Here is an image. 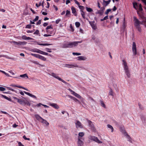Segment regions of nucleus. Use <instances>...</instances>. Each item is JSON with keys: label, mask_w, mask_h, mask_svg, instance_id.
<instances>
[{"label": "nucleus", "mask_w": 146, "mask_h": 146, "mask_svg": "<svg viewBox=\"0 0 146 146\" xmlns=\"http://www.w3.org/2000/svg\"><path fill=\"white\" fill-rule=\"evenodd\" d=\"M52 29V27L51 26H48L46 28V29L47 30V32L48 33L49 32V31L48 30V29Z\"/></svg>", "instance_id": "43"}, {"label": "nucleus", "mask_w": 146, "mask_h": 146, "mask_svg": "<svg viewBox=\"0 0 146 146\" xmlns=\"http://www.w3.org/2000/svg\"><path fill=\"white\" fill-rule=\"evenodd\" d=\"M78 60H84L87 59V58L86 57L82 56H78Z\"/></svg>", "instance_id": "14"}, {"label": "nucleus", "mask_w": 146, "mask_h": 146, "mask_svg": "<svg viewBox=\"0 0 146 146\" xmlns=\"http://www.w3.org/2000/svg\"><path fill=\"white\" fill-rule=\"evenodd\" d=\"M76 127L77 129L78 128L82 129L83 128V125L81 122L78 120H76L75 123Z\"/></svg>", "instance_id": "6"}, {"label": "nucleus", "mask_w": 146, "mask_h": 146, "mask_svg": "<svg viewBox=\"0 0 146 146\" xmlns=\"http://www.w3.org/2000/svg\"><path fill=\"white\" fill-rule=\"evenodd\" d=\"M40 121L43 123H45L46 125H49V123L47 122V121L46 120L43 119V118L42 119V120H41Z\"/></svg>", "instance_id": "22"}, {"label": "nucleus", "mask_w": 146, "mask_h": 146, "mask_svg": "<svg viewBox=\"0 0 146 146\" xmlns=\"http://www.w3.org/2000/svg\"><path fill=\"white\" fill-rule=\"evenodd\" d=\"M24 93H25L26 94L28 95V96H30L32 97L33 98H34L35 99H36V97L35 96V95H33L30 93L29 92H28L25 91H24Z\"/></svg>", "instance_id": "13"}, {"label": "nucleus", "mask_w": 146, "mask_h": 146, "mask_svg": "<svg viewBox=\"0 0 146 146\" xmlns=\"http://www.w3.org/2000/svg\"><path fill=\"white\" fill-rule=\"evenodd\" d=\"M20 77H21V78H29V77L27 74H23L21 75L20 76Z\"/></svg>", "instance_id": "23"}, {"label": "nucleus", "mask_w": 146, "mask_h": 146, "mask_svg": "<svg viewBox=\"0 0 146 146\" xmlns=\"http://www.w3.org/2000/svg\"><path fill=\"white\" fill-rule=\"evenodd\" d=\"M24 105H27L29 106H30L31 105L30 103V102L27 100H25L24 102Z\"/></svg>", "instance_id": "31"}, {"label": "nucleus", "mask_w": 146, "mask_h": 146, "mask_svg": "<svg viewBox=\"0 0 146 146\" xmlns=\"http://www.w3.org/2000/svg\"><path fill=\"white\" fill-rule=\"evenodd\" d=\"M78 7L80 10H83L84 9V7L82 6L78 5Z\"/></svg>", "instance_id": "44"}, {"label": "nucleus", "mask_w": 146, "mask_h": 146, "mask_svg": "<svg viewBox=\"0 0 146 146\" xmlns=\"http://www.w3.org/2000/svg\"><path fill=\"white\" fill-rule=\"evenodd\" d=\"M111 11L110 9H108L105 12V14L108 15L109 13Z\"/></svg>", "instance_id": "46"}, {"label": "nucleus", "mask_w": 146, "mask_h": 146, "mask_svg": "<svg viewBox=\"0 0 146 146\" xmlns=\"http://www.w3.org/2000/svg\"><path fill=\"white\" fill-rule=\"evenodd\" d=\"M60 21V19H58L56 20V24H58Z\"/></svg>", "instance_id": "64"}, {"label": "nucleus", "mask_w": 146, "mask_h": 146, "mask_svg": "<svg viewBox=\"0 0 146 146\" xmlns=\"http://www.w3.org/2000/svg\"><path fill=\"white\" fill-rule=\"evenodd\" d=\"M53 7H54V8L55 9V10L57 11L58 10V8L55 5H54L53 6Z\"/></svg>", "instance_id": "62"}, {"label": "nucleus", "mask_w": 146, "mask_h": 146, "mask_svg": "<svg viewBox=\"0 0 146 146\" xmlns=\"http://www.w3.org/2000/svg\"><path fill=\"white\" fill-rule=\"evenodd\" d=\"M107 127L108 128H110L111 129V132H113V130H114V129H113V127L111 125L109 124H108L107 125Z\"/></svg>", "instance_id": "28"}, {"label": "nucleus", "mask_w": 146, "mask_h": 146, "mask_svg": "<svg viewBox=\"0 0 146 146\" xmlns=\"http://www.w3.org/2000/svg\"><path fill=\"white\" fill-rule=\"evenodd\" d=\"M25 100H22L21 99H19L18 101V102L21 105H23Z\"/></svg>", "instance_id": "25"}, {"label": "nucleus", "mask_w": 146, "mask_h": 146, "mask_svg": "<svg viewBox=\"0 0 146 146\" xmlns=\"http://www.w3.org/2000/svg\"><path fill=\"white\" fill-rule=\"evenodd\" d=\"M9 72L12 75H14L15 73L12 71V70H10L9 71Z\"/></svg>", "instance_id": "59"}, {"label": "nucleus", "mask_w": 146, "mask_h": 146, "mask_svg": "<svg viewBox=\"0 0 146 146\" xmlns=\"http://www.w3.org/2000/svg\"><path fill=\"white\" fill-rule=\"evenodd\" d=\"M2 96L3 98H4L7 99V100L10 101L12 102H13L14 103H15V102H13V101H12V100H11V98H10L7 97V96H5L2 95Z\"/></svg>", "instance_id": "21"}, {"label": "nucleus", "mask_w": 146, "mask_h": 146, "mask_svg": "<svg viewBox=\"0 0 146 146\" xmlns=\"http://www.w3.org/2000/svg\"><path fill=\"white\" fill-rule=\"evenodd\" d=\"M134 21H135V25L136 28L138 29V31L139 32H141V29L140 25L142 24L140 21L136 17H134Z\"/></svg>", "instance_id": "3"}, {"label": "nucleus", "mask_w": 146, "mask_h": 146, "mask_svg": "<svg viewBox=\"0 0 146 146\" xmlns=\"http://www.w3.org/2000/svg\"><path fill=\"white\" fill-rule=\"evenodd\" d=\"M72 54L74 55L78 56V55H80L81 54L80 53L73 52L72 53Z\"/></svg>", "instance_id": "42"}, {"label": "nucleus", "mask_w": 146, "mask_h": 146, "mask_svg": "<svg viewBox=\"0 0 146 146\" xmlns=\"http://www.w3.org/2000/svg\"><path fill=\"white\" fill-rule=\"evenodd\" d=\"M75 3L77 4V5H80V4L79 2H78L76 0H74Z\"/></svg>", "instance_id": "60"}, {"label": "nucleus", "mask_w": 146, "mask_h": 146, "mask_svg": "<svg viewBox=\"0 0 146 146\" xmlns=\"http://www.w3.org/2000/svg\"><path fill=\"white\" fill-rule=\"evenodd\" d=\"M49 105L50 106H51L56 109H58L59 108L58 106L56 104L51 103Z\"/></svg>", "instance_id": "11"}, {"label": "nucleus", "mask_w": 146, "mask_h": 146, "mask_svg": "<svg viewBox=\"0 0 146 146\" xmlns=\"http://www.w3.org/2000/svg\"><path fill=\"white\" fill-rule=\"evenodd\" d=\"M75 25L77 27H78L80 25V23L79 22H76L75 23Z\"/></svg>", "instance_id": "40"}, {"label": "nucleus", "mask_w": 146, "mask_h": 146, "mask_svg": "<svg viewBox=\"0 0 146 146\" xmlns=\"http://www.w3.org/2000/svg\"><path fill=\"white\" fill-rule=\"evenodd\" d=\"M122 62H123V65L124 66L125 73L128 78H130V77L131 74L127 65V63L126 61L124 60H122Z\"/></svg>", "instance_id": "2"}, {"label": "nucleus", "mask_w": 146, "mask_h": 146, "mask_svg": "<svg viewBox=\"0 0 146 146\" xmlns=\"http://www.w3.org/2000/svg\"><path fill=\"white\" fill-rule=\"evenodd\" d=\"M101 9L100 10H99L98 11L97 13L98 14H99L100 15H102L105 9V8L104 7H102L101 8Z\"/></svg>", "instance_id": "9"}, {"label": "nucleus", "mask_w": 146, "mask_h": 146, "mask_svg": "<svg viewBox=\"0 0 146 146\" xmlns=\"http://www.w3.org/2000/svg\"><path fill=\"white\" fill-rule=\"evenodd\" d=\"M45 50H46V51L48 52H52L51 50V49H50L46 48L45 49Z\"/></svg>", "instance_id": "49"}, {"label": "nucleus", "mask_w": 146, "mask_h": 146, "mask_svg": "<svg viewBox=\"0 0 146 146\" xmlns=\"http://www.w3.org/2000/svg\"><path fill=\"white\" fill-rule=\"evenodd\" d=\"M71 9L72 13H73L75 16H76L77 15L75 8L73 6H72L71 7Z\"/></svg>", "instance_id": "17"}, {"label": "nucleus", "mask_w": 146, "mask_h": 146, "mask_svg": "<svg viewBox=\"0 0 146 146\" xmlns=\"http://www.w3.org/2000/svg\"><path fill=\"white\" fill-rule=\"evenodd\" d=\"M5 90V89L4 87H0V91H4Z\"/></svg>", "instance_id": "47"}, {"label": "nucleus", "mask_w": 146, "mask_h": 146, "mask_svg": "<svg viewBox=\"0 0 146 146\" xmlns=\"http://www.w3.org/2000/svg\"><path fill=\"white\" fill-rule=\"evenodd\" d=\"M7 88L9 90H11V91H13V92H15V90H13V89L11 88L7 87Z\"/></svg>", "instance_id": "53"}, {"label": "nucleus", "mask_w": 146, "mask_h": 146, "mask_svg": "<svg viewBox=\"0 0 146 146\" xmlns=\"http://www.w3.org/2000/svg\"><path fill=\"white\" fill-rule=\"evenodd\" d=\"M38 58L42 60L43 61H45L46 60V58L45 57L40 55H39Z\"/></svg>", "instance_id": "27"}, {"label": "nucleus", "mask_w": 146, "mask_h": 146, "mask_svg": "<svg viewBox=\"0 0 146 146\" xmlns=\"http://www.w3.org/2000/svg\"><path fill=\"white\" fill-rule=\"evenodd\" d=\"M41 20H40L38 21L36 23V24L37 25H38L40 24H41Z\"/></svg>", "instance_id": "63"}, {"label": "nucleus", "mask_w": 146, "mask_h": 146, "mask_svg": "<svg viewBox=\"0 0 146 146\" xmlns=\"http://www.w3.org/2000/svg\"><path fill=\"white\" fill-rule=\"evenodd\" d=\"M71 98L73 100L76 102H80V101L77 99L75 97H72Z\"/></svg>", "instance_id": "39"}, {"label": "nucleus", "mask_w": 146, "mask_h": 146, "mask_svg": "<svg viewBox=\"0 0 146 146\" xmlns=\"http://www.w3.org/2000/svg\"><path fill=\"white\" fill-rule=\"evenodd\" d=\"M71 90V92H72V94H73L74 96H75L76 97L78 98H81V97L79 95L75 93L74 91L71 90Z\"/></svg>", "instance_id": "10"}, {"label": "nucleus", "mask_w": 146, "mask_h": 146, "mask_svg": "<svg viewBox=\"0 0 146 146\" xmlns=\"http://www.w3.org/2000/svg\"><path fill=\"white\" fill-rule=\"evenodd\" d=\"M11 43H13L14 44H17L19 45H25L27 43V42L25 41H18L16 42L15 41H13L11 42Z\"/></svg>", "instance_id": "5"}, {"label": "nucleus", "mask_w": 146, "mask_h": 146, "mask_svg": "<svg viewBox=\"0 0 146 146\" xmlns=\"http://www.w3.org/2000/svg\"><path fill=\"white\" fill-rule=\"evenodd\" d=\"M80 11L81 12V14L82 18L84 19H85L86 17L85 13L82 10H80Z\"/></svg>", "instance_id": "19"}, {"label": "nucleus", "mask_w": 146, "mask_h": 146, "mask_svg": "<svg viewBox=\"0 0 146 146\" xmlns=\"http://www.w3.org/2000/svg\"><path fill=\"white\" fill-rule=\"evenodd\" d=\"M90 23L93 29L94 30H96V29L97 27L96 25L94 24V22H90Z\"/></svg>", "instance_id": "16"}, {"label": "nucleus", "mask_w": 146, "mask_h": 146, "mask_svg": "<svg viewBox=\"0 0 146 146\" xmlns=\"http://www.w3.org/2000/svg\"><path fill=\"white\" fill-rule=\"evenodd\" d=\"M51 75L55 78L58 80H59L63 82H64V80L59 77L56 74H55L54 73H52L51 74Z\"/></svg>", "instance_id": "8"}, {"label": "nucleus", "mask_w": 146, "mask_h": 146, "mask_svg": "<svg viewBox=\"0 0 146 146\" xmlns=\"http://www.w3.org/2000/svg\"><path fill=\"white\" fill-rule=\"evenodd\" d=\"M65 66L68 67V68H72L73 67H76V66H74L73 65H71V64H66L65 65Z\"/></svg>", "instance_id": "29"}, {"label": "nucleus", "mask_w": 146, "mask_h": 146, "mask_svg": "<svg viewBox=\"0 0 146 146\" xmlns=\"http://www.w3.org/2000/svg\"><path fill=\"white\" fill-rule=\"evenodd\" d=\"M139 9L140 11H142L143 10L142 5L140 4L139 5Z\"/></svg>", "instance_id": "48"}, {"label": "nucleus", "mask_w": 146, "mask_h": 146, "mask_svg": "<svg viewBox=\"0 0 146 146\" xmlns=\"http://www.w3.org/2000/svg\"><path fill=\"white\" fill-rule=\"evenodd\" d=\"M108 19V15L106 16L103 19H101V21H102L104 20H106Z\"/></svg>", "instance_id": "38"}, {"label": "nucleus", "mask_w": 146, "mask_h": 146, "mask_svg": "<svg viewBox=\"0 0 146 146\" xmlns=\"http://www.w3.org/2000/svg\"><path fill=\"white\" fill-rule=\"evenodd\" d=\"M88 122L89 127H91L92 129H94V126L92 122L90 120H88Z\"/></svg>", "instance_id": "12"}, {"label": "nucleus", "mask_w": 146, "mask_h": 146, "mask_svg": "<svg viewBox=\"0 0 146 146\" xmlns=\"http://www.w3.org/2000/svg\"><path fill=\"white\" fill-rule=\"evenodd\" d=\"M88 138L98 143H101L102 142L99 140L98 138L95 136H90L88 137Z\"/></svg>", "instance_id": "4"}, {"label": "nucleus", "mask_w": 146, "mask_h": 146, "mask_svg": "<svg viewBox=\"0 0 146 146\" xmlns=\"http://www.w3.org/2000/svg\"><path fill=\"white\" fill-rule=\"evenodd\" d=\"M70 11L68 10H67L66 11V16L68 17H70Z\"/></svg>", "instance_id": "32"}, {"label": "nucleus", "mask_w": 146, "mask_h": 146, "mask_svg": "<svg viewBox=\"0 0 146 146\" xmlns=\"http://www.w3.org/2000/svg\"><path fill=\"white\" fill-rule=\"evenodd\" d=\"M132 50L134 55H136L137 54V51L136 44L134 42H133V43Z\"/></svg>", "instance_id": "7"}, {"label": "nucleus", "mask_w": 146, "mask_h": 146, "mask_svg": "<svg viewBox=\"0 0 146 146\" xmlns=\"http://www.w3.org/2000/svg\"><path fill=\"white\" fill-rule=\"evenodd\" d=\"M138 106L139 107V108H140V109L142 110H143L144 109H143V107L141 105V104L140 103H139L138 104Z\"/></svg>", "instance_id": "41"}, {"label": "nucleus", "mask_w": 146, "mask_h": 146, "mask_svg": "<svg viewBox=\"0 0 146 146\" xmlns=\"http://www.w3.org/2000/svg\"><path fill=\"white\" fill-rule=\"evenodd\" d=\"M82 42V40L75 41L74 42H70L64 44V48H72L73 47L77 46L78 43H81Z\"/></svg>", "instance_id": "1"}, {"label": "nucleus", "mask_w": 146, "mask_h": 146, "mask_svg": "<svg viewBox=\"0 0 146 146\" xmlns=\"http://www.w3.org/2000/svg\"><path fill=\"white\" fill-rule=\"evenodd\" d=\"M86 9L87 11L88 12H92L93 11V9L90 8H89L87 7H86Z\"/></svg>", "instance_id": "30"}, {"label": "nucleus", "mask_w": 146, "mask_h": 146, "mask_svg": "<svg viewBox=\"0 0 146 146\" xmlns=\"http://www.w3.org/2000/svg\"><path fill=\"white\" fill-rule=\"evenodd\" d=\"M35 117L37 120L40 121L41 120H42V118L37 114L35 115Z\"/></svg>", "instance_id": "24"}, {"label": "nucleus", "mask_w": 146, "mask_h": 146, "mask_svg": "<svg viewBox=\"0 0 146 146\" xmlns=\"http://www.w3.org/2000/svg\"><path fill=\"white\" fill-rule=\"evenodd\" d=\"M141 119L143 121H145L146 120V118L145 116L142 115L141 117Z\"/></svg>", "instance_id": "33"}, {"label": "nucleus", "mask_w": 146, "mask_h": 146, "mask_svg": "<svg viewBox=\"0 0 146 146\" xmlns=\"http://www.w3.org/2000/svg\"><path fill=\"white\" fill-rule=\"evenodd\" d=\"M70 28L71 29H72V32L74 31V29H73V28L72 26V24L70 25Z\"/></svg>", "instance_id": "61"}, {"label": "nucleus", "mask_w": 146, "mask_h": 146, "mask_svg": "<svg viewBox=\"0 0 146 146\" xmlns=\"http://www.w3.org/2000/svg\"><path fill=\"white\" fill-rule=\"evenodd\" d=\"M39 33V31L38 30H36V31L34 33V34H38Z\"/></svg>", "instance_id": "57"}, {"label": "nucleus", "mask_w": 146, "mask_h": 146, "mask_svg": "<svg viewBox=\"0 0 146 146\" xmlns=\"http://www.w3.org/2000/svg\"><path fill=\"white\" fill-rule=\"evenodd\" d=\"M133 7L135 8V9H136V6H137V4L136 3H133Z\"/></svg>", "instance_id": "50"}, {"label": "nucleus", "mask_w": 146, "mask_h": 146, "mask_svg": "<svg viewBox=\"0 0 146 146\" xmlns=\"http://www.w3.org/2000/svg\"><path fill=\"white\" fill-rule=\"evenodd\" d=\"M27 36L25 35H23L22 36V38L23 40H26Z\"/></svg>", "instance_id": "58"}, {"label": "nucleus", "mask_w": 146, "mask_h": 146, "mask_svg": "<svg viewBox=\"0 0 146 146\" xmlns=\"http://www.w3.org/2000/svg\"><path fill=\"white\" fill-rule=\"evenodd\" d=\"M84 139L82 137H78V140L83 141Z\"/></svg>", "instance_id": "45"}, {"label": "nucleus", "mask_w": 146, "mask_h": 146, "mask_svg": "<svg viewBox=\"0 0 146 146\" xmlns=\"http://www.w3.org/2000/svg\"><path fill=\"white\" fill-rule=\"evenodd\" d=\"M111 1V0H108V1H106L104 0H103V2L106 3L105 6L108 5L110 3Z\"/></svg>", "instance_id": "36"}, {"label": "nucleus", "mask_w": 146, "mask_h": 146, "mask_svg": "<svg viewBox=\"0 0 146 146\" xmlns=\"http://www.w3.org/2000/svg\"><path fill=\"white\" fill-rule=\"evenodd\" d=\"M0 72H1L3 73L6 76H7L8 77H14V78H19V77H13V76H11L10 75H9L8 74L6 73V72H5L4 71H2V70H0Z\"/></svg>", "instance_id": "18"}, {"label": "nucleus", "mask_w": 146, "mask_h": 146, "mask_svg": "<svg viewBox=\"0 0 146 146\" xmlns=\"http://www.w3.org/2000/svg\"><path fill=\"white\" fill-rule=\"evenodd\" d=\"M31 55L32 56H34L37 58H39V54H33L31 53Z\"/></svg>", "instance_id": "34"}, {"label": "nucleus", "mask_w": 146, "mask_h": 146, "mask_svg": "<svg viewBox=\"0 0 146 146\" xmlns=\"http://www.w3.org/2000/svg\"><path fill=\"white\" fill-rule=\"evenodd\" d=\"M84 144V142L83 141L78 140L77 142V145L78 146H82Z\"/></svg>", "instance_id": "20"}, {"label": "nucleus", "mask_w": 146, "mask_h": 146, "mask_svg": "<svg viewBox=\"0 0 146 146\" xmlns=\"http://www.w3.org/2000/svg\"><path fill=\"white\" fill-rule=\"evenodd\" d=\"M31 25H28L26 26V28L30 29L31 28Z\"/></svg>", "instance_id": "51"}, {"label": "nucleus", "mask_w": 146, "mask_h": 146, "mask_svg": "<svg viewBox=\"0 0 146 146\" xmlns=\"http://www.w3.org/2000/svg\"><path fill=\"white\" fill-rule=\"evenodd\" d=\"M43 51H42L38 49V50L37 53L41 54H43Z\"/></svg>", "instance_id": "52"}, {"label": "nucleus", "mask_w": 146, "mask_h": 146, "mask_svg": "<svg viewBox=\"0 0 146 146\" xmlns=\"http://www.w3.org/2000/svg\"><path fill=\"white\" fill-rule=\"evenodd\" d=\"M38 44L39 45H42V46H48V45H51V44H50L41 43V44Z\"/></svg>", "instance_id": "37"}, {"label": "nucleus", "mask_w": 146, "mask_h": 146, "mask_svg": "<svg viewBox=\"0 0 146 146\" xmlns=\"http://www.w3.org/2000/svg\"><path fill=\"white\" fill-rule=\"evenodd\" d=\"M39 17L38 16H36V18L33 20V21H36L38 20Z\"/></svg>", "instance_id": "54"}, {"label": "nucleus", "mask_w": 146, "mask_h": 146, "mask_svg": "<svg viewBox=\"0 0 146 146\" xmlns=\"http://www.w3.org/2000/svg\"><path fill=\"white\" fill-rule=\"evenodd\" d=\"M113 92L112 89L111 88H110V91H109V95L113 96Z\"/></svg>", "instance_id": "26"}, {"label": "nucleus", "mask_w": 146, "mask_h": 146, "mask_svg": "<svg viewBox=\"0 0 146 146\" xmlns=\"http://www.w3.org/2000/svg\"><path fill=\"white\" fill-rule=\"evenodd\" d=\"M125 136H126L128 138V140L129 141L131 142H132L131 141V138L129 136L128 134L126 132L124 131V132L123 133Z\"/></svg>", "instance_id": "15"}, {"label": "nucleus", "mask_w": 146, "mask_h": 146, "mask_svg": "<svg viewBox=\"0 0 146 146\" xmlns=\"http://www.w3.org/2000/svg\"><path fill=\"white\" fill-rule=\"evenodd\" d=\"M101 106H102L103 107L105 108L106 106L105 104L104 103L102 102H101Z\"/></svg>", "instance_id": "56"}, {"label": "nucleus", "mask_w": 146, "mask_h": 146, "mask_svg": "<svg viewBox=\"0 0 146 146\" xmlns=\"http://www.w3.org/2000/svg\"><path fill=\"white\" fill-rule=\"evenodd\" d=\"M38 49H33L32 51L34 52H38Z\"/></svg>", "instance_id": "55"}, {"label": "nucleus", "mask_w": 146, "mask_h": 146, "mask_svg": "<svg viewBox=\"0 0 146 146\" xmlns=\"http://www.w3.org/2000/svg\"><path fill=\"white\" fill-rule=\"evenodd\" d=\"M84 135V132H80L78 134L79 137H83Z\"/></svg>", "instance_id": "35"}]
</instances>
